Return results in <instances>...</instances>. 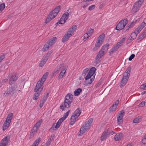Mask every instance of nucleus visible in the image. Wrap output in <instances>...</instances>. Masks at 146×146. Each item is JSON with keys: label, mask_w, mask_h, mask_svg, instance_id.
<instances>
[{"label": "nucleus", "mask_w": 146, "mask_h": 146, "mask_svg": "<svg viewBox=\"0 0 146 146\" xmlns=\"http://www.w3.org/2000/svg\"><path fill=\"white\" fill-rule=\"evenodd\" d=\"M10 123L8 121L6 122V121H5L3 126V129L4 131L9 127Z\"/></svg>", "instance_id": "23"}, {"label": "nucleus", "mask_w": 146, "mask_h": 146, "mask_svg": "<svg viewBox=\"0 0 146 146\" xmlns=\"http://www.w3.org/2000/svg\"><path fill=\"white\" fill-rule=\"evenodd\" d=\"M123 136V134L120 133H118L115 135L114 139L115 141H119L121 139Z\"/></svg>", "instance_id": "20"}, {"label": "nucleus", "mask_w": 146, "mask_h": 146, "mask_svg": "<svg viewBox=\"0 0 146 146\" xmlns=\"http://www.w3.org/2000/svg\"><path fill=\"white\" fill-rule=\"evenodd\" d=\"M17 79V78L15 75H12L9 76V84L10 85L13 84Z\"/></svg>", "instance_id": "15"}, {"label": "nucleus", "mask_w": 146, "mask_h": 146, "mask_svg": "<svg viewBox=\"0 0 146 146\" xmlns=\"http://www.w3.org/2000/svg\"><path fill=\"white\" fill-rule=\"evenodd\" d=\"M48 58L47 56L45 55L43 56V58L42 59V60L46 62L47 60H48Z\"/></svg>", "instance_id": "45"}, {"label": "nucleus", "mask_w": 146, "mask_h": 146, "mask_svg": "<svg viewBox=\"0 0 146 146\" xmlns=\"http://www.w3.org/2000/svg\"><path fill=\"white\" fill-rule=\"evenodd\" d=\"M96 6L95 5H92L90 6L88 8V10L90 11H91L95 8Z\"/></svg>", "instance_id": "43"}, {"label": "nucleus", "mask_w": 146, "mask_h": 146, "mask_svg": "<svg viewBox=\"0 0 146 146\" xmlns=\"http://www.w3.org/2000/svg\"><path fill=\"white\" fill-rule=\"evenodd\" d=\"M127 23V19H125L119 22L116 26L115 29L117 30H121L123 29Z\"/></svg>", "instance_id": "10"}, {"label": "nucleus", "mask_w": 146, "mask_h": 146, "mask_svg": "<svg viewBox=\"0 0 146 146\" xmlns=\"http://www.w3.org/2000/svg\"><path fill=\"white\" fill-rule=\"evenodd\" d=\"M141 5V4H140L138 2L135 3L134 4V5L133 6V11H135V12H137L139 9L140 8V7Z\"/></svg>", "instance_id": "18"}, {"label": "nucleus", "mask_w": 146, "mask_h": 146, "mask_svg": "<svg viewBox=\"0 0 146 146\" xmlns=\"http://www.w3.org/2000/svg\"><path fill=\"white\" fill-rule=\"evenodd\" d=\"M82 91V89L80 88H78L75 90L74 92L75 96H78Z\"/></svg>", "instance_id": "27"}, {"label": "nucleus", "mask_w": 146, "mask_h": 146, "mask_svg": "<svg viewBox=\"0 0 146 146\" xmlns=\"http://www.w3.org/2000/svg\"><path fill=\"white\" fill-rule=\"evenodd\" d=\"M43 82H42L40 80H39L37 82L36 86L35 87L34 90V92H36L34 95L33 98V100H36L38 98L40 94L41 93V90L39 91L38 92H37L40 89L41 86L43 85Z\"/></svg>", "instance_id": "5"}, {"label": "nucleus", "mask_w": 146, "mask_h": 146, "mask_svg": "<svg viewBox=\"0 0 146 146\" xmlns=\"http://www.w3.org/2000/svg\"><path fill=\"white\" fill-rule=\"evenodd\" d=\"M109 131V130L108 129L106 131H105L103 133L101 138V140L102 141H103L107 139V136L108 135Z\"/></svg>", "instance_id": "17"}, {"label": "nucleus", "mask_w": 146, "mask_h": 146, "mask_svg": "<svg viewBox=\"0 0 146 146\" xmlns=\"http://www.w3.org/2000/svg\"><path fill=\"white\" fill-rule=\"evenodd\" d=\"M145 36L142 33V34L138 37V39L139 40L141 39H143Z\"/></svg>", "instance_id": "55"}, {"label": "nucleus", "mask_w": 146, "mask_h": 146, "mask_svg": "<svg viewBox=\"0 0 146 146\" xmlns=\"http://www.w3.org/2000/svg\"><path fill=\"white\" fill-rule=\"evenodd\" d=\"M77 26L74 25L70 28L68 30L67 32L65 34L62 39V42L64 43L68 40L72 36V34L76 29Z\"/></svg>", "instance_id": "2"}, {"label": "nucleus", "mask_w": 146, "mask_h": 146, "mask_svg": "<svg viewBox=\"0 0 146 146\" xmlns=\"http://www.w3.org/2000/svg\"><path fill=\"white\" fill-rule=\"evenodd\" d=\"M56 40V37H54L50 39L44 45L42 49V51L44 52L47 50L49 47L54 43Z\"/></svg>", "instance_id": "7"}, {"label": "nucleus", "mask_w": 146, "mask_h": 146, "mask_svg": "<svg viewBox=\"0 0 146 146\" xmlns=\"http://www.w3.org/2000/svg\"><path fill=\"white\" fill-rule=\"evenodd\" d=\"M48 73V72H46L45 73L42 77V78L39 80L42 82L44 83V81H45L46 79V78Z\"/></svg>", "instance_id": "26"}, {"label": "nucleus", "mask_w": 146, "mask_h": 146, "mask_svg": "<svg viewBox=\"0 0 146 146\" xmlns=\"http://www.w3.org/2000/svg\"><path fill=\"white\" fill-rule=\"evenodd\" d=\"M146 25V23L144 22H143L141 25L135 29L134 31L135 33H136L137 34H138L140 32L143 27Z\"/></svg>", "instance_id": "16"}, {"label": "nucleus", "mask_w": 146, "mask_h": 146, "mask_svg": "<svg viewBox=\"0 0 146 146\" xmlns=\"http://www.w3.org/2000/svg\"><path fill=\"white\" fill-rule=\"evenodd\" d=\"M70 111V110H68L66 113H65L64 114L63 116V117H62L64 119H66V117L68 116Z\"/></svg>", "instance_id": "37"}, {"label": "nucleus", "mask_w": 146, "mask_h": 146, "mask_svg": "<svg viewBox=\"0 0 146 146\" xmlns=\"http://www.w3.org/2000/svg\"><path fill=\"white\" fill-rule=\"evenodd\" d=\"M101 57L100 54H98L96 58V60H99Z\"/></svg>", "instance_id": "56"}, {"label": "nucleus", "mask_w": 146, "mask_h": 146, "mask_svg": "<svg viewBox=\"0 0 146 146\" xmlns=\"http://www.w3.org/2000/svg\"><path fill=\"white\" fill-rule=\"evenodd\" d=\"M81 111L80 108H77L73 113L71 117L70 124L73 125L76 121V119L80 115Z\"/></svg>", "instance_id": "8"}, {"label": "nucleus", "mask_w": 146, "mask_h": 146, "mask_svg": "<svg viewBox=\"0 0 146 146\" xmlns=\"http://www.w3.org/2000/svg\"><path fill=\"white\" fill-rule=\"evenodd\" d=\"M41 140L40 138H38L34 142L32 146H37L39 143V142Z\"/></svg>", "instance_id": "30"}, {"label": "nucleus", "mask_w": 146, "mask_h": 146, "mask_svg": "<svg viewBox=\"0 0 146 146\" xmlns=\"http://www.w3.org/2000/svg\"><path fill=\"white\" fill-rule=\"evenodd\" d=\"M13 113H10L8 115L6 119V122H9L10 123L11 122V120L13 118Z\"/></svg>", "instance_id": "25"}, {"label": "nucleus", "mask_w": 146, "mask_h": 146, "mask_svg": "<svg viewBox=\"0 0 146 146\" xmlns=\"http://www.w3.org/2000/svg\"><path fill=\"white\" fill-rule=\"evenodd\" d=\"M93 121V119L92 118H90L88 121H87L86 123L89 124L90 125H91Z\"/></svg>", "instance_id": "42"}, {"label": "nucleus", "mask_w": 146, "mask_h": 146, "mask_svg": "<svg viewBox=\"0 0 146 146\" xmlns=\"http://www.w3.org/2000/svg\"><path fill=\"white\" fill-rule=\"evenodd\" d=\"M69 15V14L67 12H66L64 14L62 17L60 19L59 21V24H64L66 21L68 19Z\"/></svg>", "instance_id": "11"}, {"label": "nucleus", "mask_w": 146, "mask_h": 146, "mask_svg": "<svg viewBox=\"0 0 146 146\" xmlns=\"http://www.w3.org/2000/svg\"><path fill=\"white\" fill-rule=\"evenodd\" d=\"M61 8V6H58L52 10L49 14V17L46 18L45 23L46 24L48 23L55 18L58 15Z\"/></svg>", "instance_id": "3"}, {"label": "nucleus", "mask_w": 146, "mask_h": 146, "mask_svg": "<svg viewBox=\"0 0 146 146\" xmlns=\"http://www.w3.org/2000/svg\"><path fill=\"white\" fill-rule=\"evenodd\" d=\"M89 36V34L87 33L85 34H84V38H88L89 36Z\"/></svg>", "instance_id": "53"}, {"label": "nucleus", "mask_w": 146, "mask_h": 146, "mask_svg": "<svg viewBox=\"0 0 146 146\" xmlns=\"http://www.w3.org/2000/svg\"><path fill=\"white\" fill-rule=\"evenodd\" d=\"M123 117H121L120 116H118L117 117V121L118 124H121L123 122Z\"/></svg>", "instance_id": "31"}, {"label": "nucleus", "mask_w": 146, "mask_h": 146, "mask_svg": "<svg viewBox=\"0 0 146 146\" xmlns=\"http://www.w3.org/2000/svg\"><path fill=\"white\" fill-rule=\"evenodd\" d=\"M115 133L114 131H109L108 133V135H112Z\"/></svg>", "instance_id": "62"}, {"label": "nucleus", "mask_w": 146, "mask_h": 146, "mask_svg": "<svg viewBox=\"0 0 146 146\" xmlns=\"http://www.w3.org/2000/svg\"><path fill=\"white\" fill-rule=\"evenodd\" d=\"M46 62L42 60H41V61L40 62L39 64V66L40 67H42L46 63Z\"/></svg>", "instance_id": "40"}, {"label": "nucleus", "mask_w": 146, "mask_h": 146, "mask_svg": "<svg viewBox=\"0 0 146 146\" xmlns=\"http://www.w3.org/2000/svg\"><path fill=\"white\" fill-rule=\"evenodd\" d=\"M105 37V35L104 34H103L100 35L98 38L97 41L95 44V46L93 49L94 51L97 50L102 45L104 39Z\"/></svg>", "instance_id": "9"}, {"label": "nucleus", "mask_w": 146, "mask_h": 146, "mask_svg": "<svg viewBox=\"0 0 146 146\" xmlns=\"http://www.w3.org/2000/svg\"><path fill=\"white\" fill-rule=\"evenodd\" d=\"M142 143L144 144H145L146 143V139L145 138H143L142 139Z\"/></svg>", "instance_id": "64"}, {"label": "nucleus", "mask_w": 146, "mask_h": 146, "mask_svg": "<svg viewBox=\"0 0 146 146\" xmlns=\"http://www.w3.org/2000/svg\"><path fill=\"white\" fill-rule=\"evenodd\" d=\"M42 122V120H39V121H38L36 123V124L34 126V127H36L37 129H38L41 125Z\"/></svg>", "instance_id": "32"}, {"label": "nucleus", "mask_w": 146, "mask_h": 146, "mask_svg": "<svg viewBox=\"0 0 146 146\" xmlns=\"http://www.w3.org/2000/svg\"><path fill=\"white\" fill-rule=\"evenodd\" d=\"M121 45L122 44L120 43V42H118L117 44L116 45L113 46L111 50L109 52V55H111L113 54L115 51H116L121 46Z\"/></svg>", "instance_id": "13"}, {"label": "nucleus", "mask_w": 146, "mask_h": 146, "mask_svg": "<svg viewBox=\"0 0 146 146\" xmlns=\"http://www.w3.org/2000/svg\"><path fill=\"white\" fill-rule=\"evenodd\" d=\"M131 69V67L129 66L124 72L123 77L121 80V83L120 84L121 87L124 86L127 82L130 76Z\"/></svg>", "instance_id": "4"}, {"label": "nucleus", "mask_w": 146, "mask_h": 146, "mask_svg": "<svg viewBox=\"0 0 146 146\" xmlns=\"http://www.w3.org/2000/svg\"><path fill=\"white\" fill-rule=\"evenodd\" d=\"M134 24V22H132V23L129 26H127V29H126V30H128V29L130 28H131L133 27V25Z\"/></svg>", "instance_id": "44"}, {"label": "nucleus", "mask_w": 146, "mask_h": 146, "mask_svg": "<svg viewBox=\"0 0 146 146\" xmlns=\"http://www.w3.org/2000/svg\"><path fill=\"white\" fill-rule=\"evenodd\" d=\"M109 46V44H106L102 46V49L105 52L107 51L108 49Z\"/></svg>", "instance_id": "29"}, {"label": "nucleus", "mask_w": 146, "mask_h": 146, "mask_svg": "<svg viewBox=\"0 0 146 146\" xmlns=\"http://www.w3.org/2000/svg\"><path fill=\"white\" fill-rule=\"evenodd\" d=\"M5 4L3 3L2 4H0V12L2 11L5 8Z\"/></svg>", "instance_id": "36"}, {"label": "nucleus", "mask_w": 146, "mask_h": 146, "mask_svg": "<svg viewBox=\"0 0 146 146\" xmlns=\"http://www.w3.org/2000/svg\"><path fill=\"white\" fill-rule=\"evenodd\" d=\"M105 51H102V50H101L99 51L98 54H100V55L101 56H102L104 54Z\"/></svg>", "instance_id": "49"}, {"label": "nucleus", "mask_w": 146, "mask_h": 146, "mask_svg": "<svg viewBox=\"0 0 146 146\" xmlns=\"http://www.w3.org/2000/svg\"><path fill=\"white\" fill-rule=\"evenodd\" d=\"M65 119H64L62 117L59 119L58 121H59L60 123L61 124V123Z\"/></svg>", "instance_id": "59"}, {"label": "nucleus", "mask_w": 146, "mask_h": 146, "mask_svg": "<svg viewBox=\"0 0 146 146\" xmlns=\"http://www.w3.org/2000/svg\"><path fill=\"white\" fill-rule=\"evenodd\" d=\"M125 115V111L123 110L120 111L118 114V116H120L121 117H123Z\"/></svg>", "instance_id": "34"}, {"label": "nucleus", "mask_w": 146, "mask_h": 146, "mask_svg": "<svg viewBox=\"0 0 146 146\" xmlns=\"http://www.w3.org/2000/svg\"><path fill=\"white\" fill-rule=\"evenodd\" d=\"M135 56V55L134 54H132L129 57V61H131V60L133 59Z\"/></svg>", "instance_id": "51"}, {"label": "nucleus", "mask_w": 146, "mask_h": 146, "mask_svg": "<svg viewBox=\"0 0 146 146\" xmlns=\"http://www.w3.org/2000/svg\"><path fill=\"white\" fill-rule=\"evenodd\" d=\"M61 124V123H60L59 121H58L56 125H55L54 124H53L52 126L50 129V130H54V128L57 129L58 128L60 127Z\"/></svg>", "instance_id": "22"}, {"label": "nucleus", "mask_w": 146, "mask_h": 146, "mask_svg": "<svg viewBox=\"0 0 146 146\" xmlns=\"http://www.w3.org/2000/svg\"><path fill=\"white\" fill-rule=\"evenodd\" d=\"M48 95L49 94L47 93L46 95L45 96H44L43 97L42 99V100H43L45 102L47 98H48Z\"/></svg>", "instance_id": "41"}, {"label": "nucleus", "mask_w": 146, "mask_h": 146, "mask_svg": "<svg viewBox=\"0 0 146 146\" xmlns=\"http://www.w3.org/2000/svg\"><path fill=\"white\" fill-rule=\"evenodd\" d=\"M37 131H34V132L33 131H31V132L30 135V137H33V136L34 134H35Z\"/></svg>", "instance_id": "47"}, {"label": "nucleus", "mask_w": 146, "mask_h": 146, "mask_svg": "<svg viewBox=\"0 0 146 146\" xmlns=\"http://www.w3.org/2000/svg\"><path fill=\"white\" fill-rule=\"evenodd\" d=\"M52 52V50H50L49 51L48 53H47L45 55L47 56L48 58L50 56V55H51V54Z\"/></svg>", "instance_id": "48"}, {"label": "nucleus", "mask_w": 146, "mask_h": 146, "mask_svg": "<svg viewBox=\"0 0 146 146\" xmlns=\"http://www.w3.org/2000/svg\"><path fill=\"white\" fill-rule=\"evenodd\" d=\"M73 96L70 94H67L65 97V100L66 101H68L70 102H71L72 100Z\"/></svg>", "instance_id": "19"}, {"label": "nucleus", "mask_w": 146, "mask_h": 146, "mask_svg": "<svg viewBox=\"0 0 146 146\" xmlns=\"http://www.w3.org/2000/svg\"><path fill=\"white\" fill-rule=\"evenodd\" d=\"M45 102L43 100H40L39 105V106L40 108H41L43 106V105Z\"/></svg>", "instance_id": "50"}, {"label": "nucleus", "mask_w": 146, "mask_h": 146, "mask_svg": "<svg viewBox=\"0 0 146 146\" xmlns=\"http://www.w3.org/2000/svg\"><path fill=\"white\" fill-rule=\"evenodd\" d=\"M119 102V100H117L115 102H114V104L112 105H114V106H115L116 107V108H117Z\"/></svg>", "instance_id": "46"}, {"label": "nucleus", "mask_w": 146, "mask_h": 146, "mask_svg": "<svg viewBox=\"0 0 146 146\" xmlns=\"http://www.w3.org/2000/svg\"><path fill=\"white\" fill-rule=\"evenodd\" d=\"M38 129L35 127H33V128L31 130V131H33L34 132V131H37Z\"/></svg>", "instance_id": "58"}, {"label": "nucleus", "mask_w": 146, "mask_h": 146, "mask_svg": "<svg viewBox=\"0 0 146 146\" xmlns=\"http://www.w3.org/2000/svg\"><path fill=\"white\" fill-rule=\"evenodd\" d=\"M141 117H138L135 119L133 121V122L134 123H137L140 121Z\"/></svg>", "instance_id": "35"}, {"label": "nucleus", "mask_w": 146, "mask_h": 146, "mask_svg": "<svg viewBox=\"0 0 146 146\" xmlns=\"http://www.w3.org/2000/svg\"><path fill=\"white\" fill-rule=\"evenodd\" d=\"M9 139V137L6 136L2 139L1 141L7 144L10 141Z\"/></svg>", "instance_id": "24"}, {"label": "nucleus", "mask_w": 146, "mask_h": 146, "mask_svg": "<svg viewBox=\"0 0 146 146\" xmlns=\"http://www.w3.org/2000/svg\"><path fill=\"white\" fill-rule=\"evenodd\" d=\"M137 34L136 33H135V32L134 31L133 33H132L130 36L129 38L131 37V38H130V39L132 41L134 39H135L136 36H137Z\"/></svg>", "instance_id": "28"}, {"label": "nucleus", "mask_w": 146, "mask_h": 146, "mask_svg": "<svg viewBox=\"0 0 146 146\" xmlns=\"http://www.w3.org/2000/svg\"><path fill=\"white\" fill-rule=\"evenodd\" d=\"M63 66V65L62 64H61L58 65L57 67L54 70L53 72V74L58 73L60 70L61 68Z\"/></svg>", "instance_id": "21"}, {"label": "nucleus", "mask_w": 146, "mask_h": 146, "mask_svg": "<svg viewBox=\"0 0 146 146\" xmlns=\"http://www.w3.org/2000/svg\"><path fill=\"white\" fill-rule=\"evenodd\" d=\"M89 69L88 68L85 69L83 70L82 74L83 76H85L87 74L85 79L88 84H91L94 80L95 76L93 75L96 70V68L94 67L91 68L89 71Z\"/></svg>", "instance_id": "1"}, {"label": "nucleus", "mask_w": 146, "mask_h": 146, "mask_svg": "<svg viewBox=\"0 0 146 146\" xmlns=\"http://www.w3.org/2000/svg\"><path fill=\"white\" fill-rule=\"evenodd\" d=\"M5 55L3 54L0 56V62L4 58Z\"/></svg>", "instance_id": "52"}, {"label": "nucleus", "mask_w": 146, "mask_h": 146, "mask_svg": "<svg viewBox=\"0 0 146 146\" xmlns=\"http://www.w3.org/2000/svg\"><path fill=\"white\" fill-rule=\"evenodd\" d=\"M65 119H64L62 117L59 119L58 121H59L60 123L61 124V123Z\"/></svg>", "instance_id": "61"}, {"label": "nucleus", "mask_w": 146, "mask_h": 146, "mask_svg": "<svg viewBox=\"0 0 146 146\" xmlns=\"http://www.w3.org/2000/svg\"><path fill=\"white\" fill-rule=\"evenodd\" d=\"M71 102H70L64 100V102L60 106V108L62 110H65L66 108H69L70 106Z\"/></svg>", "instance_id": "12"}, {"label": "nucleus", "mask_w": 146, "mask_h": 146, "mask_svg": "<svg viewBox=\"0 0 146 146\" xmlns=\"http://www.w3.org/2000/svg\"><path fill=\"white\" fill-rule=\"evenodd\" d=\"M85 124L83 125L80 129V132L82 134L84 133L88 129L90 126L86 123H85Z\"/></svg>", "instance_id": "14"}, {"label": "nucleus", "mask_w": 146, "mask_h": 146, "mask_svg": "<svg viewBox=\"0 0 146 146\" xmlns=\"http://www.w3.org/2000/svg\"><path fill=\"white\" fill-rule=\"evenodd\" d=\"M94 30L92 29H90L89 30V31L87 32V33L89 34V36H91L92 34L94 32Z\"/></svg>", "instance_id": "39"}, {"label": "nucleus", "mask_w": 146, "mask_h": 146, "mask_svg": "<svg viewBox=\"0 0 146 146\" xmlns=\"http://www.w3.org/2000/svg\"><path fill=\"white\" fill-rule=\"evenodd\" d=\"M52 139L51 138H50L48 139V141L46 143V146H49L50 145Z\"/></svg>", "instance_id": "38"}, {"label": "nucleus", "mask_w": 146, "mask_h": 146, "mask_svg": "<svg viewBox=\"0 0 146 146\" xmlns=\"http://www.w3.org/2000/svg\"><path fill=\"white\" fill-rule=\"evenodd\" d=\"M64 74H63L62 73H60L58 76L59 79L62 78Z\"/></svg>", "instance_id": "63"}, {"label": "nucleus", "mask_w": 146, "mask_h": 146, "mask_svg": "<svg viewBox=\"0 0 146 146\" xmlns=\"http://www.w3.org/2000/svg\"><path fill=\"white\" fill-rule=\"evenodd\" d=\"M146 87V85H145V84H143L141 86V88H140L141 89H143V90H145L146 89L145 88V87Z\"/></svg>", "instance_id": "54"}, {"label": "nucleus", "mask_w": 146, "mask_h": 146, "mask_svg": "<svg viewBox=\"0 0 146 146\" xmlns=\"http://www.w3.org/2000/svg\"><path fill=\"white\" fill-rule=\"evenodd\" d=\"M65 119H64L62 117L59 119L58 121H59L60 123L61 124V123Z\"/></svg>", "instance_id": "60"}, {"label": "nucleus", "mask_w": 146, "mask_h": 146, "mask_svg": "<svg viewBox=\"0 0 146 146\" xmlns=\"http://www.w3.org/2000/svg\"><path fill=\"white\" fill-rule=\"evenodd\" d=\"M17 85L16 84L11 87H9L7 90L6 92L4 94V96H8L11 95L12 96H13L17 92Z\"/></svg>", "instance_id": "6"}, {"label": "nucleus", "mask_w": 146, "mask_h": 146, "mask_svg": "<svg viewBox=\"0 0 146 146\" xmlns=\"http://www.w3.org/2000/svg\"><path fill=\"white\" fill-rule=\"evenodd\" d=\"M117 108L116 107L114 106V105H112L110 108L109 112H111L114 111Z\"/></svg>", "instance_id": "33"}, {"label": "nucleus", "mask_w": 146, "mask_h": 146, "mask_svg": "<svg viewBox=\"0 0 146 146\" xmlns=\"http://www.w3.org/2000/svg\"><path fill=\"white\" fill-rule=\"evenodd\" d=\"M7 144L1 141L0 146H6Z\"/></svg>", "instance_id": "57"}]
</instances>
